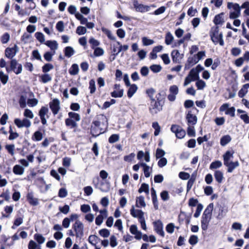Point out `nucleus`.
<instances>
[{
    "instance_id": "nucleus-1",
    "label": "nucleus",
    "mask_w": 249,
    "mask_h": 249,
    "mask_svg": "<svg viewBox=\"0 0 249 249\" xmlns=\"http://www.w3.org/2000/svg\"><path fill=\"white\" fill-rule=\"evenodd\" d=\"M166 97V91L164 90H161L156 94L155 99H152L150 101L149 111L152 115L157 114L162 110Z\"/></svg>"
},
{
    "instance_id": "nucleus-2",
    "label": "nucleus",
    "mask_w": 249,
    "mask_h": 249,
    "mask_svg": "<svg viewBox=\"0 0 249 249\" xmlns=\"http://www.w3.org/2000/svg\"><path fill=\"white\" fill-rule=\"evenodd\" d=\"M213 209V203H210L204 210L201 220V228L203 231H206L209 222L212 218V212Z\"/></svg>"
},
{
    "instance_id": "nucleus-3",
    "label": "nucleus",
    "mask_w": 249,
    "mask_h": 249,
    "mask_svg": "<svg viewBox=\"0 0 249 249\" xmlns=\"http://www.w3.org/2000/svg\"><path fill=\"white\" fill-rule=\"evenodd\" d=\"M210 36L213 42L216 45L218 43L221 46H223L224 42L223 39V35L222 33L219 34V28L218 26L212 28L210 33Z\"/></svg>"
},
{
    "instance_id": "nucleus-4",
    "label": "nucleus",
    "mask_w": 249,
    "mask_h": 249,
    "mask_svg": "<svg viewBox=\"0 0 249 249\" xmlns=\"http://www.w3.org/2000/svg\"><path fill=\"white\" fill-rule=\"evenodd\" d=\"M101 122L98 120L93 121L90 127V134L96 137L105 132V130L100 127Z\"/></svg>"
},
{
    "instance_id": "nucleus-5",
    "label": "nucleus",
    "mask_w": 249,
    "mask_h": 249,
    "mask_svg": "<svg viewBox=\"0 0 249 249\" xmlns=\"http://www.w3.org/2000/svg\"><path fill=\"white\" fill-rule=\"evenodd\" d=\"M72 229L77 238H81L84 236V225L80 221L76 220L72 225Z\"/></svg>"
},
{
    "instance_id": "nucleus-6",
    "label": "nucleus",
    "mask_w": 249,
    "mask_h": 249,
    "mask_svg": "<svg viewBox=\"0 0 249 249\" xmlns=\"http://www.w3.org/2000/svg\"><path fill=\"white\" fill-rule=\"evenodd\" d=\"M171 131L175 134L176 137L178 139H182L186 135L185 130L178 124H172L171 127Z\"/></svg>"
},
{
    "instance_id": "nucleus-7",
    "label": "nucleus",
    "mask_w": 249,
    "mask_h": 249,
    "mask_svg": "<svg viewBox=\"0 0 249 249\" xmlns=\"http://www.w3.org/2000/svg\"><path fill=\"white\" fill-rule=\"evenodd\" d=\"M199 79V74L194 70V68H193L191 70L188 75L185 78L183 85L184 86H186L191 81H195Z\"/></svg>"
},
{
    "instance_id": "nucleus-8",
    "label": "nucleus",
    "mask_w": 249,
    "mask_h": 249,
    "mask_svg": "<svg viewBox=\"0 0 249 249\" xmlns=\"http://www.w3.org/2000/svg\"><path fill=\"white\" fill-rule=\"evenodd\" d=\"M132 3L136 11L138 12L145 13L150 9V6L139 3L138 0H132Z\"/></svg>"
},
{
    "instance_id": "nucleus-9",
    "label": "nucleus",
    "mask_w": 249,
    "mask_h": 249,
    "mask_svg": "<svg viewBox=\"0 0 249 249\" xmlns=\"http://www.w3.org/2000/svg\"><path fill=\"white\" fill-rule=\"evenodd\" d=\"M130 214L135 218H138L140 223L145 221L144 213L141 210L135 209L133 206H132L130 210Z\"/></svg>"
},
{
    "instance_id": "nucleus-10",
    "label": "nucleus",
    "mask_w": 249,
    "mask_h": 249,
    "mask_svg": "<svg viewBox=\"0 0 249 249\" xmlns=\"http://www.w3.org/2000/svg\"><path fill=\"white\" fill-rule=\"evenodd\" d=\"M49 107L53 115L58 114L60 109V102L57 99H54L49 103Z\"/></svg>"
},
{
    "instance_id": "nucleus-11",
    "label": "nucleus",
    "mask_w": 249,
    "mask_h": 249,
    "mask_svg": "<svg viewBox=\"0 0 249 249\" xmlns=\"http://www.w3.org/2000/svg\"><path fill=\"white\" fill-rule=\"evenodd\" d=\"M10 68L16 74L20 73L22 70V66L21 64H18L15 59H12L10 61Z\"/></svg>"
},
{
    "instance_id": "nucleus-12",
    "label": "nucleus",
    "mask_w": 249,
    "mask_h": 249,
    "mask_svg": "<svg viewBox=\"0 0 249 249\" xmlns=\"http://www.w3.org/2000/svg\"><path fill=\"white\" fill-rule=\"evenodd\" d=\"M14 123L18 128H21L23 127L28 128L31 124L30 120L27 118H24L22 120H21L18 118H16L14 120Z\"/></svg>"
},
{
    "instance_id": "nucleus-13",
    "label": "nucleus",
    "mask_w": 249,
    "mask_h": 249,
    "mask_svg": "<svg viewBox=\"0 0 249 249\" xmlns=\"http://www.w3.org/2000/svg\"><path fill=\"white\" fill-rule=\"evenodd\" d=\"M154 229L155 232L161 237L164 236V232L163 230V224L160 220L153 222Z\"/></svg>"
},
{
    "instance_id": "nucleus-14",
    "label": "nucleus",
    "mask_w": 249,
    "mask_h": 249,
    "mask_svg": "<svg viewBox=\"0 0 249 249\" xmlns=\"http://www.w3.org/2000/svg\"><path fill=\"white\" fill-rule=\"evenodd\" d=\"M187 124L188 126H194L197 123V117L193 114L191 111H189L186 116Z\"/></svg>"
},
{
    "instance_id": "nucleus-15",
    "label": "nucleus",
    "mask_w": 249,
    "mask_h": 249,
    "mask_svg": "<svg viewBox=\"0 0 249 249\" xmlns=\"http://www.w3.org/2000/svg\"><path fill=\"white\" fill-rule=\"evenodd\" d=\"M49 109L47 107L42 106L39 110L38 115L41 119V123L43 125L47 124V120L45 118V115L48 113Z\"/></svg>"
},
{
    "instance_id": "nucleus-16",
    "label": "nucleus",
    "mask_w": 249,
    "mask_h": 249,
    "mask_svg": "<svg viewBox=\"0 0 249 249\" xmlns=\"http://www.w3.org/2000/svg\"><path fill=\"white\" fill-rule=\"evenodd\" d=\"M18 47L16 45L12 48H7L5 50V56L9 59H12L17 53Z\"/></svg>"
},
{
    "instance_id": "nucleus-17",
    "label": "nucleus",
    "mask_w": 249,
    "mask_h": 249,
    "mask_svg": "<svg viewBox=\"0 0 249 249\" xmlns=\"http://www.w3.org/2000/svg\"><path fill=\"white\" fill-rule=\"evenodd\" d=\"M171 55L173 63H180V60L182 58L183 54H180L178 50H174L172 51Z\"/></svg>"
},
{
    "instance_id": "nucleus-18",
    "label": "nucleus",
    "mask_w": 249,
    "mask_h": 249,
    "mask_svg": "<svg viewBox=\"0 0 249 249\" xmlns=\"http://www.w3.org/2000/svg\"><path fill=\"white\" fill-rule=\"evenodd\" d=\"M198 62L196 58V55L189 57L187 59V62L185 64V70H188L195 64Z\"/></svg>"
},
{
    "instance_id": "nucleus-19",
    "label": "nucleus",
    "mask_w": 249,
    "mask_h": 249,
    "mask_svg": "<svg viewBox=\"0 0 249 249\" xmlns=\"http://www.w3.org/2000/svg\"><path fill=\"white\" fill-rule=\"evenodd\" d=\"M26 199L31 206H37L38 204V200L37 198L34 197L33 194L28 193L26 196Z\"/></svg>"
},
{
    "instance_id": "nucleus-20",
    "label": "nucleus",
    "mask_w": 249,
    "mask_h": 249,
    "mask_svg": "<svg viewBox=\"0 0 249 249\" xmlns=\"http://www.w3.org/2000/svg\"><path fill=\"white\" fill-rule=\"evenodd\" d=\"M151 195L154 208L155 210H157L159 209V203L156 194V191L154 188H152L151 189Z\"/></svg>"
},
{
    "instance_id": "nucleus-21",
    "label": "nucleus",
    "mask_w": 249,
    "mask_h": 249,
    "mask_svg": "<svg viewBox=\"0 0 249 249\" xmlns=\"http://www.w3.org/2000/svg\"><path fill=\"white\" fill-rule=\"evenodd\" d=\"M224 165L228 167L227 172L229 173H231L235 168L239 166V163L238 161L234 162L231 161L230 162L229 161L226 162V164Z\"/></svg>"
},
{
    "instance_id": "nucleus-22",
    "label": "nucleus",
    "mask_w": 249,
    "mask_h": 249,
    "mask_svg": "<svg viewBox=\"0 0 249 249\" xmlns=\"http://www.w3.org/2000/svg\"><path fill=\"white\" fill-rule=\"evenodd\" d=\"M224 15V13H221L219 14L216 15L213 19V22L216 25L222 24L224 22V19L223 16Z\"/></svg>"
},
{
    "instance_id": "nucleus-23",
    "label": "nucleus",
    "mask_w": 249,
    "mask_h": 249,
    "mask_svg": "<svg viewBox=\"0 0 249 249\" xmlns=\"http://www.w3.org/2000/svg\"><path fill=\"white\" fill-rule=\"evenodd\" d=\"M146 206L144 201V197L142 196H140L136 197V206L138 208L144 207Z\"/></svg>"
},
{
    "instance_id": "nucleus-24",
    "label": "nucleus",
    "mask_w": 249,
    "mask_h": 249,
    "mask_svg": "<svg viewBox=\"0 0 249 249\" xmlns=\"http://www.w3.org/2000/svg\"><path fill=\"white\" fill-rule=\"evenodd\" d=\"M249 88V83L244 85L242 88L239 90L238 92V96L240 98H243L245 95L247 93L248 89Z\"/></svg>"
},
{
    "instance_id": "nucleus-25",
    "label": "nucleus",
    "mask_w": 249,
    "mask_h": 249,
    "mask_svg": "<svg viewBox=\"0 0 249 249\" xmlns=\"http://www.w3.org/2000/svg\"><path fill=\"white\" fill-rule=\"evenodd\" d=\"M214 177L218 183H221L224 179L223 174L220 170H216L214 173Z\"/></svg>"
},
{
    "instance_id": "nucleus-26",
    "label": "nucleus",
    "mask_w": 249,
    "mask_h": 249,
    "mask_svg": "<svg viewBox=\"0 0 249 249\" xmlns=\"http://www.w3.org/2000/svg\"><path fill=\"white\" fill-rule=\"evenodd\" d=\"M65 124L67 127L71 129H75L77 127V124L75 121L70 118L65 119Z\"/></svg>"
},
{
    "instance_id": "nucleus-27",
    "label": "nucleus",
    "mask_w": 249,
    "mask_h": 249,
    "mask_svg": "<svg viewBox=\"0 0 249 249\" xmlns=\"http://www.w3.org/2000/svg\"><path fill=\"white\" fill-rule=\"evenodd\" d=\"M100 241V239L96 235H90L88 238L89 242L93 246H96Z\"/></svg>"
},
{
    "instance_id": "nucleus-28",
    "label": "nucleus",
    "mask_w": 249,
    "mask_h": 249,
    "mask_svg": "<svg viewBox=\"0 0 249 249\" xmlns=\"http://www.w3.org/2000/svg\"><path fill=\"white\" fill-rule=\"evenodd\" d=\"M24 171V168L19 165H15L13 168V173L17 175H21Z\"/></svg>"
},
{
    "instance_id": "nucleus-29",
    "label": "nucleus",
    "mask_w": 249,
    "mask_h": 249,
    "mask_svg": "<svg viewBox=\"0 0 249 249\" xmlns=\"http://www.w3.org/2000/svg\"><path fill=\"white\" fill-rule=\"evenodd\" d=\"M234 153V152L233 150L227 151L225 152V153L223 156L224 164H226V163L229 162L231 158L233 157V155Z\"/></svg>"
},
{
    "instance_id": "nucleus-30",
    "label": "nucleus",
    "mask_w": 249,
    "mask_h": 249,
    "mask_svg": "<svg viewBox=\"0 0 249 249\" xmlns=\"http://www.w3.org/2000/svg\"><path fill=\"white\" fill-rule=\"evenodd\" d=\"M129 88L128 89L127 92V96L128 98H130L132 97L134 94L136 92L138 88L136 85L132 84L129 86Z\"/></svg>"
},
{
    "instance_id": "nucleus-31",
    "label": "nucleus",
    "mask_w": 249,
    "mask_h": 249,
    "mask_svg": "<svg viewBox=\"0 0 249 249\" xmlns=\"http://www.w3.org/2000/svg\"><path fill=\"white\" fill-rule=\"evenodd\" d=\"M52 80L51 76L47 73H44L39 76V81L42 83H46Z\"/></svg>"
},
{
    "instance_id": "nucleus-32",
    "label": "nucleus",
    "mask_w": 249,
    "mask_h": 249,
    "mask_svg": "<svg viewBox=\"0 0 249 249\" xmlns=\"http://www.w3.org/2000/svg\"><path fill=\"white\" fill-rule=\"evenodd\" d=\"M43 138V134L40 131H36L32 136V140L33 141H40Z\"/></svg>"
},
{
    "instance_id": "nucleus-33",
    "label": "nucleus",
    "mask_w": 249,
    "mask_h": 249,
    "mask_svg": "<svg viewBox=\"0 0 249 249\" xmlns=\"http://www.w3.org/2000/svg\"><path fill=\"white\" fill-rule=\"evenodd\" d=\"M64 52L65 56L69 58L74 54V51L71 47L67 46L64 48Z\"/></svg>"
},
{
    "instance_id": "nucleus-34",
    "label": "nucleus",
    "mask_w": 249,
    "mask_h": 249,
    "mask_svg": "<svg viewBox=\"0 0 249 249\" xmlns=\"http://www.w3.org/2000/svg\"><path fill=\"white\" fill-rule=\"evenodd\" d=\"M231 138L229 135H224L220 139V143L222 146H225L231 142Z\"/></svg>"
},
{
    "instance_id": "nucleus-35",
    "label": "nucleus",
    "mask_w": 249,
    "mask_h": 249,
    "mask_svg": "<svg viewBox=\"0 0 249 249\" xmlns=\"http://www.w3.org/2000/svg\"><path fill=\"white\" fill-rule=\"evenodd\" d=\"M227 7L228 9H231L232 8L234 10V11L240 13L241 7L238 3H233L232 2H229L227 4Z\"/></svg>"
},
{
    "instance_id": "nucleus-36",
    "label": "nucleus",
    "mask_w": 249,
    "mask_h": 249,
    "mask_svg": "<svg viewBox=\"0 0 249 249\" xmlns=\"http://www.w3.org/2000/svg\"><path fill=\"white\" fill-rule=\"evenodd\" d=\"M44 44L53 50H56L58 46L57 42L55 40H48L45 42Z\"/></svg>"
},
{
    "instance_id": "nucleus-37",
    "label": "nucleus",
    "mask_w": 249,
    "mask_h": 249,
    "mask_svg": "<svg viewBox=\"0 0 249 249\" xmlns=\"http://www.w3.org/2000/svg\"><path fill=\"white\" fill-rule=\"evenodd\" d=\"M79 68L78 65L76 64H72L69 70V73L73 75L77 74Z\"/></svg>"
},
{
    "instance_id": "nucleus-38",
    "label": "nucleus",
    "mask_w": 249,
    "mask_h": 249,
    "mask_svg": "<svg viewBox=\"0 0 249 249\" xmlns=\"http://www.w3.org/2000/svg\"><path fill=\"white\" fill-rule=\"evenodd\" d=\"M9 133L10 134L8 139L9 140H13L19 137V134L16 132H13L11 125L9 126Z\"/></svg>"
},
{
    "instance_id": "nucleus-39",
    "label": "nucleus",
    "mask_w": 249,
    "mask_h": 249,
    "mask_svg": "<svg viewBox=\"0 0 249 249\" xmlns=\"http://www.w3.org/2000/svg\"><path fill=\"white\" fill-rule=\"evenodd\" d=\"M101 30L105 34L107 35V37L111 40L114 41L115 37L112 35L111 31L107 28L102 27Z\"/></svg>"
},
{
    "instance_id": "nucleus-40",
    "label": "nucleus",
    "mask_w": 249,
    "mask_h": 249,
    "mask_svg": "<svg viewBox=\"0 0 249 249\" xmlns=\"http://www.w3.org/2000/svg\"><path fill=\"white\" fill-rule=\"evenodd\" d=\"M124 94V89H119L118 91L116 90H114L113 91L110 93V95L111 97L114 98H121L123 97Z\"/></svg>"
},
{
    "instance_id": "nucleus-41",
    "label": "nucleus",
    "mask_w": 249,
    "mask_h": 249,
    "mask_svg": "<svg viewBox=\"0 0 249 249\" xmlns=\"http://www.w3.org/2000/svg\"><path fill=\"white\" fill-rule=\"evenodd\" d=\"M189 180L187 182V191L188 192L191 188L192 187L195 180H196V176H194V175H192L191 177L190 178H189Z\"/></svg>"
},
{
    "instance_id": "nucleus-42",
    "label": "nucleus",
    "mask_w": 249,
    "mask_h": 249,
    "mask_svg": "<svg viewBox=\"0 0 249 249\" xmlns=\"http://www.w3.org/2000/svg\"><path fill=\"white\" fill-rule=\"evenodd\" d=\"M143 192L147 194L149 193L148 184L145 183H143L142 184L141 187L138 190V192L139 193H142Z\"/></svg>"
},
{
    "instance_id": "nucleus-43",
    "label": "nucleus",
    "mask_w": 249,
    "mask_h": 249,
    "mask_svg": "<svg viewBox=\"0 0 249 249\" xmlns=\"http://www.w3.org/2000/svg\"><path fill=\"white\" fill-rule=\"evenodd\" d=\"M222 165V162L220 160H215L211 163L210 169L211 170L216 169L220 168Z\"/></svg>"
},
{
    "instance_id": "nucleus-44",
    "label": "nucleus",
    "mask_w": 249,
    "mask_h": 249,
    "mask_svg": "<svg viewBox=\"0 0 249 249\" xmlns=\"http://www.w3.org/2000/svg\"><path fill=\"white\" fill-rule=\"evenodd\" d=\"M120 136L118 134H112L108 138V142L110 143H113L119 141Z\"/></svg>"
},
{
    "instance_id": "nucleus-45",
    "label": "nucleus",
    "mask_w": 249,
    "mask_h": 249,
    "mask_svg": "<svg viewBox=\"0 0 249 249\" xmlns=\"http://www.w3.org/2000/svg\"><path fill=\"white\" fill-rule=\"evenodd\" d=\"M227 212V209H224V207L220 206L219 210V213L216 218L218 219H221L223 218L226 215V213Z\"/></svg>"
},
{
    "instance_id": "nucleus-46",
    "label": "nucleus",
    "mask_w": 249,
    "mask_h": 249,
    "mask_svg": "<svg viewBox=\"0 0 249 249\" xmlns=\"http://www.w3.org/2000/svg\"><path fill=\"white\" fill-rule=\"evenodd\" d=\"M34 239L39 244H43L45 240V238L41 234L38 233H36L34 235Z\"/></svg>"
},
{
    "instance_id": "nucleus-47",
    "label": "nucleus",
    "mask_w": 249,
    "mask_h": 249,
    "mask_svg": "<svg viewBox=\"0 0 249 249\" xmlns=\"http://www.w3.org/2000/svg\"><path fill=\"white\" fill-rule=\"evenodd\" d=\"M69 118L71 119H73V120L76 121H79L80 120V115L77 113L73 112H70L68 113Z\"/></svg>"
},
{
    "instance_id": "nucleus-48",
    "label": "nucleus",
    "mask_w": 249,
    "mask_h": 249,
    "mask_svg": "<svg viewBox=\"0 0 249 249\" xmlns=\"http://www.w3.org/2000/svg\"><path fill=\"white\" fill-rule=\"evenodd\" d=\"M53 68V66L51 63H46L42 67V72L46 73Z\"/></svg>"
},
{
    "instance_id": "nucleus-49",
    "label": "nucleus",
    "mask_w": 249,
    "mask_h": 249,
    "mask_svg": "<svg viewBox=\"0 0 249 249\" xmlns=\"http://www.w3.org/2000/svg\"><path fill=\"white\" fill-rule=\"evenodd\" d=\"M5 148L9 154H10L11 156H14L15 149L14 144H7L5 145Z\"/></svg>"
},
{
    "instance_id": "nucleus-50",
    "label": "nucleus",
    "mask_w": 249,
    "mask_h": 249,
    "mask_svg": "<svg viewBox=\"0 0 249 249\" xmlns=\"http://www.w3.org/2000/svg\"><path fill=\"white\" fill-rule=\"evenodd\" d=\"M174 39V37L170 32L166 34L165 43L166 45H170Z\"/></svg>"
},
{
    "instance_id": "nucleus-51",
    "label": "nucleus",
    "mask_w": 249,
    "mask_h": 249,
    "mask_svg": "<svg viewBox=\"0 0 249 249\" xmlns=\"http://www.w3.org/2000/svg\"><path fill=\"white\" fill-rule=\"evenodd\" d=\"M35 36L36 38L41 43H45L44 36L41 32H37L35 33Z\"/></svg>"
},
{
    "instance_id": "nucleus-52",
    "label": "nucleus",
    "mask_w": 249,
    "mask_h": 249,
    "mask_svg": "<svg viewBox=\"0 0 249 249\" xmlns=\"http://www.w3.org/2000/svg\"><path fill=\"white\" fill-rule=\"evenodd\" d=\"M203 206L201 203H198L197 205L196 210L195 213L194 214V216L196 218H197L200 214L202 210Z\"/></svg>"
},
{
    "instance_id": "nucleus-53",
    "label": "nucleus",
    "mask_w": 249,
    "mask_h": 249,
    "mask_svg": "<svg viewBox=\"0 0 249 249\" xmlns=\"http://www.w3.org/2000/svg\"><path fill=\"white\" fill-rule=\"evenodd\" d=\"M89 43L90 44L91 48L93 49L96 48V47L99 46L100 44L99 42L93 37H91L89 39Z\"/></svg>"
},
{
    "instance_id": "nucleus-54",
    "label": "nucleus",
    "mask_w": 249,
    "mask_h": 249,
    "mask_svg": "<svg viewBox=\"0 0 249 249\" xmlns=\"http://www.w3.org/2000/svg\"><path fill=\"white\" fill-rule=\"evenodd\" d=\"M0 80L3 85L6 84L8 80V76L5 74L2 71H0Z\"/></svg>"
},
{
    "instance_id": "nucleus-55",
    "label": "nucleus",
    "mask_w": 249,
    "mask_h": 249,
    "mask_svg": "<svg viewBox=\"0 0 249 249\" xmlns=\"http://www.w3.org/2000/svg\"><path fill=\"white\" fill-rule=\"evenodd\" d=\"M165 154V151L162 149L157 148L156 151V158L157 159L163 158Z\"/></svg>"
},
{
    "instance_id": "nucleus-56",
    "label": "nucleus",
    "mask_w": 249,
    "mask_h": 249,
    "mask_svg": "<svg viewBox=\"0 0 249 249\" xmlns=\"http://www.w3.org/2000/svg\"><path fill=\"white\" fill-rule=\"evenodd\" d=\"M99 233L101 236L107 238L109 236L110 232L109 230L107 229H103L99 231Z\"/></svg>"
},
{
    "instance_id": "nucleus-57",
    "label": "nucleus",
    "mask_w": 249,
    "mask_h": 249,
    "mask_svg": "<svg viewBox=\"0 0 249 249\" xmlns=\"http://www.w3.org/2000/svg\"><path fill=\"white\" fill-rule=\"evenodd\" d=\"M89 89H90V93L91 94H93L95 91V84L93 79H91L89 82Z\"/></svg>"
},
{
    "instance_id": "nucleus-58",
    "label": "nucleus",
    "mask_w": 249,
    "mask_h": 249,
    "mask_svg": "<svg viewBox=\"0 0 249 249\" xmlns=\"http://www.w3.org/2000/svg\"><path fill=\"white\" fill-rule=\"evenodd\" d=\"M197 81L196 83V86L198 89H203L206 86L205 82L202 80H196Z\"/></svg>"
},
{
    "instance_id": "nucleus-59",
    "label": "nucleus",
    "mask_w": 249,
    "mask_h": 249,
    "mask_svg": "<svg viewBox=\"0 0 249 249\" xmlns=\"http://www.w3.org/2000/svg\"><path fill=\"white\" fill-rule=\"evenodd\" d=\"M150 70L155 73L160 72L161 70V67L160 65L153 64L150 67Z\"/></svg>"
},
{
    "instance_id": "nucleus-60",
    "label": "nucleus",
    "mask_w": 249,
    "mask_h": 249,
    "mask_svg": "<svg viewBox=\"0 0 249 249\" xmlns=\"http://www.w3.org/2000/svg\"><path fill=\"white\" fill-rule=\"evenodd\" d=\"M146 93L150 98V101L152 100V99H155V98L154 97V95L155 93V90L153 88H150L147 89L146 90Z\"/></svg>"
},
{
    "instance_id": "nucleus-61",
    "label": "nucleus",
    "mask_w": 249,
    "mask_h": 249,
    "mask_svg": "<svg viewBox=\"0 0 249 249\" xmlns=\"http://www.w3.org/2000/svg\"><path fill=\"white\" fill-rule=\"evenodd\" d=\"M188 135L190 137H194L196 135V132L194 126H188L187 129Z\"/></svg>"
},
{
    "instance_id": "nucleus-62",
    "label": "nucleus",
    "mask_w": 249,
    "mask_h": 249,
    "mask_svg": "<svg viewBox=\"0 0 249 249\" xmlns=\"http://www.w3.org/2000/svg\"><path fill=\"white\" fill-rule=\"evenodd\" d=\"M198 242V237L196 235H191L189 239V243L191 245H196Z\"/></svg>"
},
{
    "instance_id": "nucleus-63",
    "label": "nucleus",
    "mask_w": 249,
    "mask_h": 249,
    "mask_svg": "<svg viewBox=\"0 0 249 249\" xmlns=\"http://www.w3.org/2000/svg\"><path fill=\"white\" fill-rule=\"evenodd\" d=\"M87 32V29L86 27L79 26L77 27L76 32L79 35H82L85 34Z\"/></svg>"
},
{
    "instance_id": "nucleus-64",
    "label": "nucleus",
    "mask_w": 249,
    "mask_h": 249,
    "mask_svg": "<svg viewBox=\"0 0 249 249\" xmlns=\"http://www.w3.org/2000/svg\"><path fill=\"white\" fill-rule=\"evenodd\" d=\"M68 195L67 190L64 188H61L58 192V196L61 198L65 197Z\"/></svg>"
}]
</instances>
